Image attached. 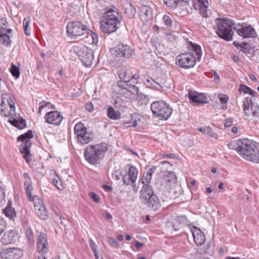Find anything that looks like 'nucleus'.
Wrapping results in <instances>:
<instances>
[{"instance_id": "nucleus-1", "label": "nucleus", "mask_w": 259, "mask_h": 259, "mask_svg": "<svg viewBox=\"0 0 259 259\" xmlns=\"http://www.w3.org/2000/svg\"><path fill=\"white\" fill-rule=\"evenodd\" d=\"M108 145L105 143L90 145L84 151L85 159L91 164H99L108 150Z\"/></svg>"}, {"instance_id": "nucleus-2", "label": "nucleus", "mask_w": 259, "mask_h": 259, "mask_svg": "<svg viewBox=\"0 0 259 259\" xmlns=\"http://www.w3.org/2000/svg\"><path fill=\"white\" fill-rule=\"evenodd\" d=\"M255 141L247 139H238L232 141L228 144L230 149L235 150L242 158L249 161Z\"/></svg>"}, {"instance_id": "nucleus-3", "label": "nucleus", "mask_w": 259, "mask_h": 259, "mask_svg": "<svg viewBox=\"0 0 259 259\" xmlns=\"http://www.w3.org/2000/svg\"><path fill=\"white\" fill-rule=\"evenodd\" d=\"M215 23L217 26L215 33L220 38L227 41L233 39L234 32L232 29L235 24L232 20L226 17H217Z\"/></svg>"}, {"instance_id": "nucleus-4", "label": "nucleus", "mask_w": 259, "mask_h": 259, "mask_svg": "<svg viewBox=\"0 0 259 259\" xmlns=\"http://www.w3.org/2000/svg\"><path fill=\"white\" fill-rule=\"evenodd\" d=\"M118 74L120 80L117 81V86L131 94H137L138 87L136 85L138 83L139 76L135 74L131 77L127 76L126 70L123 69H119Z\"/></svg>"}, {"instance_id": "nucleus-5", "label": "nucleus", "mask_w": 259, "mask_h": 259, "mask_svg": "<svg viewBox=\"0 0 259 259\" xmlns=\"http://www.w3.org/2000/svg\"><path fill=\"white\" fill-rule=\"evenodd\" d=\"M71 56H77L82 63L86 66H90L93 62L94 56L92 50L85 46L74 45L70 49Z\"/></svg>"}, {"instance_id": "nucleus-6", "label": "nucleus", "mask_w": 259, "mask_h": 259, "mask_svg": "<svg viewBox=\"0 0 259 259\" xmlns=\"http://www.w3.org/2000/svg\"><path fill=\"white\" fill-rule=\"evenodd\" d=\"M150 108L153 114L162 120H167L172 112V109L169 105L163 101L152 102Z\"/></svg>"}, {"instance_id": "nucleus-7", "label": "nucleus", "mask_w": 259, "mask_h": 259, "mask_svg": "<svg viewBox=\"0 0 259 259\" xmlns=\"http://www.w3.org/2000/svg\"><path fill=\"white\" fill-rule=\"evenodd\" d=\"M74 133L77 137V142L84 145L93 140L94 135L91 131H87V127L81 122L77 123L74 126Z\"/></svg>"}, {"instance_id": "nucleus-8", "label": "nucleus", "mask_w": 259, "mask_h": 259, "mask_svg": "<svg viewBox=\"0 0 259 259\" xmlns=\"http://www.w3.org/2000/svg\"><path fill=\"white\" fill-rule=\"evenodd\" d=\"M2 101L0 104V113L2 116L9 117L15 114V103L10 94L8 93L2 95Z\"/></svg>"}, {"instance_id": "nucleus-9", "label": "nucleus", "mask_w": 259, "mask_h": 259, "mask_svg": "<svg viewBox=\"0 0 259 259\" xmlns=\"http://www.w3.org/2000/svg\"><path fill=\"white\" fill-rule=\"evenodd\" d=\"M67 33L71 37H76L89 33V27L83 25L80 21H72L66 26Z\"/></svg>"}, {"instance_id": "nucleus-10", "label": "nucleus", "mask_w": 259, "mask_h": 259, "mask_svg": "<svg viewBox=\"0 0 259 259\" xmlns=\"http://www.w3.org/2000/svg\"><path fill=\"white\" fill-rule=\"evenodd\" d=\"M122 20V17H113L106 19L100 22V28L105 33H111L117 29V22Z\"/></svg>"}, {"instance_id": "nucleus-11", "label": "nucleus", "mask_w": 259, "mask_h": 259, "mask_svg": "<svg viewBox=\"0 0 259 259\" xmlns=\"http://www.w3.org/2000/svg\"><path fill=\"white\" fill-rule=\"evenodd\" d=\"M233 29L243 38H254L256 36L255 29L249 24L239 23L234 26Z\"/></svg>"}, {"instance_id": "nucleus-12", "label": "nucleus", "mask_w": 259, "mask_h": 259, "mask_svg": "<svg viewBox=\"0 0 259 259\" xmlns=\"http://www.w3.org/2000/svg\"><path fill=\"white\" fill-rule=\"evenodd\" d=\"M28 200L33 201L34 210L36 214L41 219L47 220L48 218V212L42 200L36 195H33L31 199Z\"/></svg>"}, {"instance_id": "nucleus-13", "label": "nucleus", "mask_w": 259, "mask_h": 259, "mask_svg": "<svg viewBox=\"0 0 259 259\" xmlns=\"http://www.w3.org/2000/svg\"><path fill=\"white\" fill-rule=\"evenodd\" d=\"M111 53L118 58H129L133 50L128 45L120 44L111 50Z\"/></svg>"}, {"instance_id": "nucleus-14", "label": "nucleus", "mask_w": 259, "mask_h": 259, "mask_svg": "<svg viewBox=\"0 0 259 259\" xmlns=\"http://www.w3.org/2000/svg\"><path fill=\"white\" fill-rule=\"evenodd\" d=\"M176 62L181 67L190 68L194 66V57L191 53L181 54L177 56Z\"/></svg>"}, {"instance_id": "nucleus-15", "label": "nucleus", "mask_w": 259, "mask_h": 259, "mask_svg": "<svg viewBox=\"0 0 259 259\" xmlns=\"http://www.w3.org/2000/svg\"><path fill=\"white\" fill-rule=\"evenodd\" d=\"M186 226H188V228L192 233L193 238L194 240V226L192 224H189V221L185 216H178L176 218L175 223L172 226V229L175 231H178Z\"/></svg>"}, {"instance_id": "nucleus-16", "label": "nucleus", "mask_w": 259, "mask_h": 259, "mask_svg": "<svg viewBox=\"0 0 259 259\" xmlns=\"http://www.w3.org/2000/svg\"><path fill=\"white\" fill-rule=\"evenodd\" d=\"M0 255L4 259H19L23 256V250L16 247L8 248L1 251Z\"/></svg>"}, {"instance_id": "nucleus-17", "label": "nucleus", "mask_w": 259, "mask_h": 259, "mask_svg": "<svg viewBox=\"0 0 259 259\" xmlns=\"http://www.w3.org/2000/svg\"><path fill=\"white\" fill-rule=\"evenodd\" d=\"M37 249L39 253L44 254L48 250V243L46 234L36 231Z\"/></svg>"}, {"instance_id": "nucleus-18", "label": "nucleus", "mask_w": 259, "mask_h": 259, "mask_svg": "<svg viewBox=\"0 0 259 259\" xmlns=\"http://www.w3.org/2000/svg\"><path fill=\"white\" fill-rule=\"evenodd\" d=\"M45 118L48 123L59 125L62 121L63 117L59 112L53 111L46 113Z\"/></svg>"}, {"instance_id": "nucleus-19", "label": "nucleus", "mask_w": 259, "mask_h": 259, "mask_svg": "<svg viewBox=\"0 0 259 259\" xmlns=\"http://www.w3.org/2000/svg\"><path fill=\"white\" fill-rule=\"evenodd\" d=\"M208 6L207 0H195V11L198 10L201 16H208Z\"/></svg>"}, {"instance_id": "nucleus-20", "label": "nucleus", "mask_w": 259, "mask_h": 259, "mask_svg": "<svg viewBox=\"0 0 259 259\" xmlns=\"http://www.w3.org/2000/svg\"><path fill=\"white\" fill-rule=\"evenodd\" d=\"M23 178L24 179V188L26 194V196L28 199H30L33 197L32 195V191L33 188L32 180L28 174L26 172H24L23 174Z\"/></svg>"}, {"instance_id": "nucleus-21", "label": "nucleus", "mask_w": 259, "mask_h": 259, "mask_svg": "<svg viewBox=\"0 0 259 259\" xmlns=\"http://www.w3.org/2000/svg\"><path fill=\"white\" fill-rule=\"evenodd\" d=\"M17 232L15 230H10L4 233L1 238V242L3 245H8L15 241L17 236Z\"/></svg>"}, {"instance_id": "nucleus-22", "label": "nucleus", "mask_w": 259, "mask_h": 259, "mask_svg": "<svg viewBox=\"0 0 259 259\" xmlns=\"http://www.w3.org/2000/svg\"><path fill=\"white\" fill-rule=\"evenodd\" d=\"M144 203L146 204L148 207L152 210L156 211L161 206L159 199L156 195H152L151 197H148L147 199L143 201Z\"/></svg>"}, {"instance_id": "nucleus-23", "label": "nucleus", "mask_w": 259, "mask_h": 259, "mask_svg": "<svg viewBox=\"0 0 259 259\" xmlns=\"http://www.w3.org/2000/svg\"><path fill=\"white\" fill-rule=\"evenodd\" d=\"M12 201L9 200L7 206L3 210V212L6 217L10 219L14 220L16 217L17 213L15 208L12 206Z\"/></svg>"}, {"instance_id": "nucleus-24", "label": "nucleus", "mask_w": 259, "mask_h": 259, "mask_svg": "<svg viewBox=\"0 0 259 259\" xmlns=\"http://www.w3.org/2000/svg\"><path fill=\"white\" fill-rule=\"evenodd\" d=\"M141 198L143 201L147 199L148 197H151L152 195H154L152 187L148 184L143 185L140 191Z\"/></svg>"}, {"instance_id": "nucleus-25", "label": "nucleus", "mask_w": 259, "mask_h": 259, "mask_svg": "<svg viewBox=\"0 0 259 259\" xmlns=\"http://www.w3.org/2000/svg\"><path fill=\"white\" fill-rule=\"evenodd\" d=\"M31 146V143L27 142L26 144H22L19 148L20 152L23 154V158L27 163L30 160V148Z\"/></svg>"}, {"instance_id": "nucleus-26", "label": "nucleus", "mask_w": 259, "mask_h": 259, "mask_svg": "<svg viewBox=\"0 0 259 259\" xmlns=\"http://www.w3.org/2000/svg\"><path fill=\"white\" fill-rule=\"evenodd\" d=\"M156 169V167L155 166H152L144 172L143 178L142 179V183L143 185H149L150 183L152 176Z\"/></svg>"}, {"instance_id": "nucleus-27", "label": "nucleus", "mask_w": 259, "mask_h": 259, "mask_svg": "<svg viewBox=\"0 0 259 259\" xmlns=\"http://www.w3.org/2000/svg\"><path fill=\"white\" fill-rule=\"evenodd\" d=\"M253 102L251 98L249 97H245L243 101L242 108L244 114L249 116L250 115V107L252 110Z\"/></svg>"}, {"instance_id": "nucleus-28", "label": "nucleus", "mask_w": 259, "mask_h": 259, "mask_svg": "<svg viewBox=\"0 0 259 259\" xmlns=\"http://www.w3.org/2000/svg\"><path fill=\"white\" fill-rule=\"evenodd\" d=\"M205 241V236L203 232L195 226V244L197 246H202Z\"/></svg>"}, {"instance_id": "nucleus-29", "label": "nucleus", "mask_w": 259, "mask_h": 259, "mask_svg": "<svg viewBox=\"0 0 259 259\" xmlns=\"http://www.w3.org/2000/svg\"><path fill=\"white\" fill-rule=\"evenodd\" d=\"M144 83L147 88L154 89L159 91V78H157L156 80H154L152 78H146L144 80Z\"/></svg>"}, {"instance_id": "nucleus-30", "label": "nucleus", "mask_w": 259, "mask_h": 259, "mask_svg": "<svg viewBox=\"0 0 259 259\" xmlns=\"http://www.w3.org/2000/svg\"><path fill=\"white\" fill-rule=\"evenodd\" d=\"M208 102L206 94L195 91V105L197 104H207Z\"/></svg>"}, {"instance_id": "nucleus-31", "label": "nucleus", "mask_w": 259, "mask_h": 259, "mask_svg": "<svg viewBox=\"0 0 259 259\" xmlns=\"http://www.w3.org/2000/svg\"><path fill=\"white\" fill-rule=\"evenodd\" d=\"M197 130L203 134L206 135L210 137L214 138L215 139L218 138L217 134L213 132L212 129L209 126H206L204 127H200Z\"/></svg>"}, {"instance_id": "nucleus-32", "label": "nucleus", "mask_w": 259, "mask_h": 259, "mask_svg": "<svg viewBox=\"0 0 259 259\" xmlns=\"http://www.w3.org/2000/svg\"><path fill=\"white\" fill-rule=\"evenodd\" d=\"M254 152H252L249 161L255 163H259V143L255 142L253 148Z\"/></svg>"}, {"instance_id": "nucleus-33", "label": "nucleus", "mask_w": 259, "mask_h": 259, "mask_svg": "<svg viewBox=\"0 0 259 259\" xmlns=\"http://www.w3.org/2000/svg\"><path fill=\"white\" fill-rule=\"evenodd\" d=\"M159 91L165 89H171L174 87L172 81L170 79L166 80L165 78H159Z\"/></svg>"}, {"instance_id": "nucleus-34", "label": "nucleus", "mask_w": 259, "mask_h": 259, "mask_svg": "<svg viewBox=\"0 0 259 259\" xmlns=\"http://www.w3.org/2000/svg\"><path fill=\"white\" fill-rule=\"evenodd\" d=\"M107 116L108 118L113 119H119L121 117V113L115 110L113 107H109L107 109Z\"/></svg>"}, {"instance_id": "nucleus-35", "label": "nucleus", "mask_w": 259, "mask_h": 259, "mask_svg": "<svg viewBox=\"0 0 259 259\" xmlns=\"http://www.w3.org/2000/svg\"><path fill=\"white\" fill-rule=\"evenodd\" d=\"M138 93L137 94H133L137 96V99L138 100V104L140 106L146 105L149 103V98L148 96L144 95L139 93V89L138 87Z\"/></svg>"}, {"instance_id": "nucleus-36", "label": "nucleus", "mask_w": 259, "mask_h": 259, "mask_svg": "<svg viewBox=\"0 0 259 259\" xmlns=\"http://www.w3.org/2000/svg\"><path fill=\"white\" fill-rule=\"evenodd\" d=\"M9 121L11 124L19 129H23L26 126V120L22 118L20 120L15 118H11L10 119Z\"/></svg>"}, {"instance_id": "nucleus-37", "label": "nucleus", "mask_w": 259, "mask_h": 259, "mask_svg": "<svg viewBox=\"0 0 259 259\" xmlns=\"http://www.w3.org/2000/svg\"><path fill=\"white\" fill-rule=\"evenodd\" d=\"M33 137V132L31 130H29L26 133L22 134L19 136L17 140L20 141L22 142V144H26L27 142H30V139Z\"/></svg>"}, {"instance_id": "nucleus-38", "label": "nucleus", "mask_w": 259, "mask_h": 259, "mask_svg": "<svg viewBox=\"0 0 259 259\" xmlns=\"http://www.w3.org/2000/svg\"><path fill=\"white\" fill-rule=\"evenodd\" d=\"M126 175L131 178L132 181H136L138 175V170L136 167L131 166Z\"/></svg>"}, {"instance_id": "nucleus-39", "label": "nucleus", "mask_w": 259, "mask_h": 259, "mask_svg": "<svg viewBox=\"0 0 259 259\" xmlns=\"http://www.w3.org/2000/svg\"><path fill=\"white\" fill-rule=\"evenodd\" d=\"M119 11L115 6L107 7L104 13V16H116L118 15Z\"/></svg>"}, {"instance_id": "nucleus-40", "label": "nucleus", "mask_w": 259, "mask_h": 259, "mask_svg": "<svg viewBox=\"0 0 259 259\" xmlns=\"http://www.w3.org/2000/svg\"><path fill=\"white\" fill-rule=\"evenodd\" d=\"M30 17H25L23 20V25L24 31L26 36H30L31 34V28L29 27Z\"/></svg>"}, {"instance_id": "nucleus-41", "label": "nucleus", "mask_w": 259, "mask_h": 259, "mask_svg": "<svg viewBox=\"0 0 259 259\" xmlns=\"http://www.w3.org/2000/svg\"><path fill=\"white\" fill-rule=\"evenodd\" d=\"M218 98H219L221 103L222 104L221 109L224 110L227 109V103L229 100L228 96L226 95L221 94L219 95Z\"/></svg>"}, {"instance_id": "nucleus-42", "label": "nucleus", "mask_w": 259, "mask_h": 259, "mask_svg": "<svg viewBox=\"0 0 259 259\" xmlns=\"http://www.w3.org/2000/svg\"><path fill=\"white\" fill-rule=\"evenodd\" d=\"M164 4L170 8H175L182 5L179 0H164Z\"/></svg>"}, {"instance_id": "nucleus-43", "label": "nucleus", "mask_w": 259, "mask_h": 259, "mask_svg": "<svg viewBox=\"0 0 259 259\" xmlns=\"http://www.w3.org/2000/svg\"><path fill=\"white\" fill-rule=\"evenodd\" d=\"M10 72L12 75L18 78L20 76V69L18 67L16 66L14 63H11V67L10 68Z\"/></svg>"}, {"instance_id": "nucleus-44", "label": "nucleus", "mask_w": 259, "mask_h": 259, "mask_svg": "<svg viewBox=\"0 0 259 259\" xmlns=\"http://www.w3.org/2000/svg\"><path fill=\"white\" fill-rule=\"evenodd\" d=\"M25 235L30 243H33L34 242V235L32 229L30 227H28L25 232Z\"/></svg>"}, {"instance_id": "nucleus-45", "label": "nucleus", "mask_w": 259, "mask_h": 259, "mask_svg": "<svg viewBox=\"0 0 259 259\" xmlns=\"http://www.w3.org/2000/svg\"><path fill=\"white\" fill-rule=\"evenodd\" d=\"M202 55V51L200 46L195 44V62L196 60L198 61L201 60Z\"/></svg>"}, {"instance_id": "nucleus-46", "label": "nucleus", "mask_w": 259, "mask_h": 259, "mask_svg": "<svg viewBox=\"0 0 259 259\" xmlns=\"http://www.w3.org/2000/svg\"><path fill=\"white\" fill-rule=\"evenodd\" d=\"M251 89L247 85L241 83L239 86L238 91L240 93H243L244 94H249Z\"/></svg>"}, {"instance_id": "nucleus-47", "label": "nucleus", "mask_w": 259, "mask_h": 259, "mask_svg": "<svg viewBox=\"0 0 259 259\" xmlns=\"http://www.w3.org/2000/svg\"><path fill=\"white\" fill-rule=\"evenodd\" d=\"M141 13V15H144L145 16H150L152 15L151 8L147 6H143L142 8Z\"/></svg>"}, {"instance_id": "nucleus-48", "label": "nucleus", "mask_w": 259, "mask_h": 259, "mask_svg": "<svg viewBox=\"0 0 259 259\" xmlns=\"http://www.w3.org/2000/svg\"><path fill=\"white\" fill-rule=\"evenodd\" d=\"M0 41L2 44L7 46H9L11 44L10 36L9 35L0 37Z\"/></svg>"}, {"instance_id": "nucleus-49", "label": "nucleus", "mask_w": 259, "mask_h": 259, "mask_svg": "<svg viewBox=\"0 0 259 259\" xmlns=\"http://www.w3.org/2000/svg\"><path fill=\"white\" fill-rule=\"evenodd\" d=\"M122 181L123 183L127 186L135 184L136 183V181H132L131 178L126 174L123 176Z\"/></svg>"}, {"instance_id": "nucleus-50", "label": "nucleus", "mask_w": 259, "mask_h": 259, "mask_svg": "<svg viewBox=\"0 0 259 259\" xmlns=\"http://www.w3.org/2000/svg\"><path fill=\"white\" fill-rule=\"evenodd\" d=\"M250 48H251V45L248 42L244 41L241 43V46L239 50L240 51L245 54Z\"/></svg>"}, {"instance_id": "nucleus-51", "label": "nucleus", "mask_w": 259, "mask_h": 259, "mask_svg": "<svg viewBox=\"0 0 259 259\" xmlns=\"http://www.w3.org/2000/svg\"><path fill=\"white\" fill-rule=\"evenodd\" d=\"M12 29L7 27H0V37L9 35L12 33Z\"/></svg>"}, {"instance_id": "nucleus-52", "label": "nucleus", "mask_w": 259, "mask_h": 259, "mask_svg": "<svg viewBox=\"0 0 259 259\" xmlns=\"http://www.w3.org/2000/svg\"><path fill=\"white\" fill-rule=\"evenodd\" d=\"M138 116H139V115H138L137 113H134L132 115V120H134L133 124H131L132 123L131 122L125 123V124H128L127 125V126L131 127H135L138 125L137 120L136 118H137Z\"/></svg>"}, {"instance_id": "nucleus-53", "label": "nucleus", "mask_w": 259, "mask_h": 259, "mask_svg": "<svg viewBox=\"0 0 259 259\" xmlns=\"http://www.w3.org/2000/svg\"><path fill=\"white\" fill-rule=\"evenodd\" d=\"M185 97L188 98L189 102L192 104L194 103V91L193 90H190Z\"/></svg>"}, {"instance_id": "nucleus-54", "label": "nucleus", "mask_w": 259, "mask_h": 259, "mask_svg": "<svg viewBox=\"0 0 259 259\" xmlns=\"http://www.w3.org/2000/svg\"><path fill=\"white\" fill-rule=\"evenodd\" d=\"M166 39L169 42H173L176 40V36L172 33H166Z\"/></svg>"}, {"instance_id": "nucleus-55", "label": "nucleus", "mask_w": 259, "mask_h": 259, "mask_svg": "<svg viewBox=\"0 0 259 259\" xmlns=\"http://www.w3.org/2000/svg\"><path fill=\"white\" fill-rule=\"evenodd\" d=\"M208 247L205 246H197V253L199 254H203L206 253Z\"/></svg>"}, {"instance_id": "nucleus-56", "label": "nucleus", "mask_w": 259, "mask_h": 259, "mask_svg": "<svg viewBox=\"0 0 259 259\" xmlns=\"http://www.w3.org/2000/svg\"><path fill=\"white\" fill-rule=\"evenodd\" d=\"M89 244H90V247L92 249V250L93 251V252H94V254H97V245L96 244V243L94 242V241L91 239L89 241Z\"/></svg>"}, {"instance_id": "nucleus-57", "label": "nucleus", "mask_w": 259, "mask_h": 259, "mask_svg": "<svg viewBox=\"0 0 259 259\" xmlns=\"http://www.w3.org/2000/svg\"><path fill=\"white\" fill-rule=\"evenodd\" d=\"M163 21L164 24L167 27H171L172 24V20L170 17H163Z\"/></svg>"}, {"instance_id": "nucleus-58", "label": "nucleus", "mask_w": 259, "mask_h": 259, "mask_svg": "<svg viewBox=\"0 0 259 259\" xmlns=\"http://www.w3.org/2000/svg\"><path fill=\"white\" fill-rule=\"evenodd\" d=\"M8 22L6 17H2L0 20V27H7L8 26Z\"/></svg>"}, {"instance_id": "nucleus-59", "label": "nucleus", "mask_w": 259, "mask_h": 259, "mask_svg": "<svg viewBox=\"0 0 259 259\" xmlns=\"http://www.w3.org/2000/svg\"><path fill=\"white\" fill-rule=\"evenodd\" d=\"M233 124V120L231 118H228L224 120V126L225 127L231 126Z\"/></svg>"}, {"instance_id": "nucleus-60", "label": "nucleus", "mask_w": 259, "mask_h": 259, "mask_svg": "<svg viewBox=\"0 0 259 259\" xmlns=\"http://www.w3.org/2000/svg\"><path fill=\"white\" fill-rule=\"evenodd\" d=\"M89 33H91V35L92 37L93 43L97 44L98 42V36L97 35V34L96 33H95L94 32H93L92 31H91V30H90V31H89Z\"/></svg>"}, {"instance_id": "nucleus-61", "label": "nucleus", "mask_w": 259, "mask_h": 259, "mask_svg": "<svg viewBox=\"0 0 259 259\" xmlns=\"http://www.w3.org/2000/svg\"><path fill=\"white\" fill-rule=\"evenodd\" d=\"M6 223L3 220H0V235L5 230Z\"/></svg>"}, {"instance_id": "nucleus-62", "label": "nucleus", "mask_w": 259, "mask_h": 259, "mask_svg": "<svg viewBox=\"0 0 259 259\" xmlns=\"http://www.w3.org/2000/svg\"><path fill=\"white\" fill-rule=\"evenodd\" d=\"M91 197L94 200V201L98 203L100 201V198L98 195H97L96 193L94 192H92L90 194Z\"/></svg>"}, {"instance_id": "nucleus-63", "label": "nucleus", "mask_w": 259, "mask_h": 259, "mask_svg": "<svg viewBox=\"0 0 259 259\" xmlns=\"http://www.w3.org/2000/svg\"><path fill=\"white\" fill-rule=\"evenodd\" d=\"M53 183L55 185L58 190H61L63 189V185L61 184H58V181L56 179H53Z\"/></svg>"}, {"instance_id": "nucleus-64", "label": "nucleus", "mask_w": 259, "mask_h": 259, "mask_svg": "<svg viewBox=\"0 0 259 259\" xmlns=\"http://www.w3.org/2000/svg\"><path fill=\"white\" fill-rule=\"evenodd\" d=\"M85 109L89 112H91L93 111L94 106L91 102H88L85 105Z\"/></svg>"}]
</instances>
